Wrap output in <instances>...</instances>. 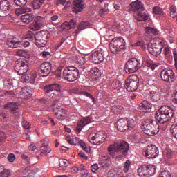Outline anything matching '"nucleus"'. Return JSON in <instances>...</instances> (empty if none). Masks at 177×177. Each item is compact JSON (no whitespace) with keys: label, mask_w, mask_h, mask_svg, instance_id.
<instances>
[{"label":"nucleus","mask_w":177,"mask_h":177,"mask_svg":"<svg viewBox=\"0 0 177 177\" xmlns=\"http://www.w3.org/2000/svg\"><path fill=\"white\" fill-rule=\"evenodd\" d=\"M129 146L127 142L113 143L108 147V153L113 158H122L128 154Z\"/></svg>","instance_id":"nucleus-1"},{"label":"nucleus","mask_w":177,"mask_h":177,"mask_svg":"<svg viewBox=\"0 0 177 177\" xmlns=\"http://www.w3.org/2000/svg\"><path fill=\"white\" fill-rule=\"evenodd\" d=\"M175 115V111L171 106H162L156 113L155 119L156 122L167 123Z\"/></svg>","instance_id":"nucleus-2"},{"label":"nucleus","mask_w":177,"mask_h":177,"mask_svg":"<svg viewBox=\"0 0 177 177\" xmlns=\"http://www.w3.org/2000/svg\"><path fill=\"white\" fill-rule=\"evenodd\" d=\"M166 40H162V39H156V41L153 43L148 44V51L152 55H159L161 54L163 48L165 46Z\"/></svg>","instance_id":"nucleus-3"},{"label":"nucleus","mask_w":177,"mask_h":177,"mask_svg":"<svg viewBox=\"0 0 177 177\" xmlns=\"http://www.w3.org/2000/svg\"><path fill=\"white\" fill-rule=\"evenodd\" d=\"M160 126L157 120H149L145 122L142 124V130L148 136H154L159 132Z\"/></svg>","instance_id":"nucleus-4"},{"label":"nucleus","mask_w":177,"mask_h":177,"mask_svg":"<svg viewBox=\"0 0 177 177\" xmlns=\"http://www.w3.org/2000/svg\"><path fill=\"white\" fill-rule=\"evenodd\" d=\"M49 37V32H48L47 30H41V32H37V33L35 35V43L39 48L45 47Z\"/></svg>","instance_id":"nucleus-5"},{"label":"nucleus","mask_w":177,"mask_h":177,"mask_svg":"<svg viewBox=\"0 0 177 177\" xmlns=\"http://www.w3.org/2000/svg\"><path fill=\"white\" fill-rule=\"evenodd\" d=\"M131 10L133 12H138L136 19L139 21H143L144 20H147L148 17L146 13L143 12L145 10V8L140 2V1H136L135 2H132L131 4Z\"/></svg>","instance_id":"nucleus-6"},{"label":"nucleus","mask_w":177,"mask_h":177,"mask_svg":"<svg viewBox=\"0 0 177 177\" xmlns=\"http://www.w3.org/2000/svg\"><path fill=\"white\" fill-rule=\"evenodd\" d=\"M63 76L67 81L73 82L80 77V73L76 66H66L63 71Z\"/></svg>","instance_id":"nucleus-7"},{"label":"nucleus","mask_w":177,"mask_h":177,"mask_svg":"<svg viewBox=\"0 0 177 177\" xmlns=\"http://www.w3.org/2000/svg\"><path fill=\"white\" fill-rule=\"evenodd\" d=\"M124 68L127 74H133L140 68V62L137 58H130L126 62Z\"/></svg>","instance_id":"nucleus-8"},{"label":"nucleus","mask_w":177,"mask_h":177,"mask_svg":"<svg viewBox=\"0 0 177 177\" xmlns=\"http://www.w3.org/2000/svg\"><path fill=\"white\" fill-rule=\"evenodd\" d=\"M14 69L18 74L23 77L28 71V62L26 59L19 58L15 61Z\"/></svg>","instance_id":"nucleus-9"},{"label":"nucleus","mask_w":177,"mask_h":177,"mask_svg":"<svg viewBox=\"0 0 177 177\" xmlns=\"http://www.w3.org/2000/svg\"><path fill=\"white\" fill-rule=\"evenodd\" d=\"M134 124L135 121L133 120V119H130L129 120H127V119L122 118L119 119L116 122V127L120 131L130 130L131 129H133Z\"/></svg>","instance_id":"nucleus-10"},{"label":"nucleus","mask_w":177,"mask_h":177,"mask_svg":"<svg viewBox=\"0 0 177 177\" xmlns=\"http://www.w3.org/2000/svg\"><path fill=\"white\" fill-rule=\"evenodd\" d=\"M126 87L127 91L130 92H133L136 91L139 85V78L138 75L133 74L130 75L125 82Z\"/></svg>","instance_id":"nucleus-11"},{"label":"nucleus","mask_w":177,"mask_h":177,"mask_svg":"<svg viewBox=\"0 0 177 177\" xmlns=\"http://www.w3.org/2000/svg\"><path fill=\"white\" fill-rule=\"evenodd\" d=\"M107 139V136L106 133H103V131H100L98 133H95L94 136H89V142L92 145H95L97 146H100L102 143H104Z\"/></svg>","instance_id":"nucleus-12"},{"label":"nucleus","mask_w":177,"mask_h":177,"mask_svg":"<svg viewBox=\"0 0 177 177\" xmlns=\"http://www.w3.org/2000/svg\"><path fill=\"white\" fill-rule=\"evenodd\" d=\"M109 48L111 53H117V51H121L125 48V44H124V39H113L109 44Z\"/></svg>","instance_id":"nucleus-13"},{"label":"nucleus","mask_w":177,"mask_h":177,"mask_svg":"<svg viewBox=\"0 0 177 177\" xmlns=\"http://www.w3.org/2000/svg\"><path fill=\"white\" fill-rule=\"evenodd\" d=\"M160 77L165 82H174L175 80V73H174L173 69H171V68H165V69H162L160 72Z\"/></svg>","instance_id":"nucleus-14"},{"label":"nucleus","mask_w":177,"mask_h":177,"mask_svg":"<svg viewBox=\"0 0 177 177\" xmlns=\"http://www.w3.org/2000/svg\"><path fill=\"white\" fill-rule=\"evenodd\" d=\"M138 171L140 176H147V175L152 176L156 174V166L151 164L142 165L138 168Z\"/></svg>","instance_id":"nucleus-15"},{"label":"nucleus","mask_w":177,"mask_h":177,"mask_svg":"<svg viewBox=\"0 0 177 177\" xmlns=\"http://www.w3.org/2000/svg\"><path fill=\"white\" fill-rule=\"evenodd\" d=\"M31 10H32L30 8H21V9L16 10V13H26V15H22L21 17V21L23 23H30V21L34 20L33 15L32 13H29V12H31Z\"/></svg>","instance_id":"nucleus-16"},{"label":"nucleus","mask_w":177,"mask_h":177,"mask_svg":"<svg viewBox=\"0 0 177 177\" xmlns=\"http://www.w3.org/2000/svg\"><path fill=\"white\" fill-rule=\"evenodd\" d=\"M159 154V150L155 145H149L147 147L145 156L147 158H156Z\"/></svg>","instance_id":"nucleus-17"},{"label":"nucleus","mask_w":177,"mask_h":177,"mask_svg":"<svg viewBox=\"0 0 177 177\" xmlns=\"http://www.w3.org/2000/svg\"><path fill=\"white\" fill-rule=\"evenodd\" d=\"M52 70V64L49 62H43L40 66L39 74L41 77H48Z\"/></svg>","instance_id":"nucleus-18"},{"label":"nucleus","mask_w":177,"mask_h":177,"mask_svg":"<svg viewBox=\"0 0 177 177\" xmlns=\"http://www.w3.org/2000/svg\"><path fill=\"white\" fill-rule=\"evenodd\" d=\"M7 46L10 48H16L17 47H29L30 41L24 40L22 41H16V40H10L7 41Z\"/></svg>","instance_id":"nucleus-19"},{"label":"nucleus","mask_w":177,"mask_h":177,"mask_svg":"<svg viewBox=\"0 0 177 177\" xmlns=\"http://www.w3.org/2000/svg\"><path fill=\"white\" fill-rule=\"evenodd\" d=\"M53 109L55 112V115L56 116L57 119H59L61 120H64L67 115L66 111L59 106V105H53Z\"/></svg>","instance_id":"nucleus-20"},{"label":"nucleus","mask_w":177,"mask_h":177,"mask_svg":"<svg viewBox=\"0 0 177 177\" xmlns=\"http://www.w3.org/2000/svg\"><path fill=\"white\" fill-rule=\"evenodd\" d=\"M49 138H44L41 140V156H48V153H51V147L48 146Z\"/></svg>","instance_id":"nucleus-21"},{"label":"nucleus","mask_w":177,"mask_h":177,"mask_svg":"<svg viewBox=\"0 0 177 177\" xmlns=\"http://www.w3.org/2000/svg\"><path fill=\"white\" fill-rule=\"evenodd\" d=\"M89 59L92 62H94L95 64H99V62L104 61V57L102 51H95L91 54Z\"/></svg>","instance_id":"nucleus-22"},{"label":"nucleus","mask_w":177,"mask_h":177,"mask_svg":"<svg viewBox=\"0 0 177 177\" xmlns=\"http://www.w3.org/2000/svg\"><path fill=\"white\" fill-rule=\"evenodd\" d=\"M44 19L42 16H37V17H36V20H35L32 24L30 26L31 30H33L34 31L39 30V28H41L44 24Z\"/></svg>","instance_id":"nucleus-23"},{"label":"nucleus","mask_w":177,"mask_h":177,"mask_svg":"<svg viewBox=\"0 0 177 177\" xmlns=\"http://www.w3.org/2000/svg\"><path fill=\"white\" fill-rule=\"evenodd\" d=\"M84 9V3L82 0L74 1L73 3L72 12L73 13H80Z\"/></svg>","instance_id":"nucleus-24"},{"label":"nucleus","mask_w":177,"mask_h":177,"mask_svg":"<svg viewBox=\"0 0 177 177\" xmlns=\"http://www.w3.org/2000/svg\"><path fill=\"white\" fill-rule=\"evenodd\" d=\"M152 104H150L147 100H144L142 104L139 105V109L141 112H145V113H149L151 112Z\"/></svg>","instance_id":"nucleus-25"},{"label":"nucleus","mask_w":177,"mask_h":177,"mask_svg":"<svg viewBox=\"0 0 177 177\" xmlns=\"http://www.w3.org/2000/svg\"><path fill=\"white\" fill-rule=\"evenodd\" d=\"M44 91L46 93H49L53 91L61 92V86L59 84H50V85H46V86H44Z\"/></svg>","instance_id":"nucleus-26"},{"label":"nucleus","mask_w":177,"mask_h":177,"mask_svg":"<svg viewBox=\"0 0 177 177\" xmlns=\"http://www.w3.org/2000/svg\"><path fill=\"white\" fill-rule=\"evenodd\" d=\"M11 9V5L9 1L3 0L0 1V10L8 13Z\"/></svg>","instance_id":"nucleus-27"},{"label":"nucleus","mask_w":177,"mask_h":177,"mask_svg":"<svg viewBox=\"0 0 177 177\" xmlns=\"http://www.w3.org/2000/svg\"><path fill=\"white\" fill-rule=\"evenodd\" d=\"M91 120L89 117L84 118L80 122L77 123V130L80 132L84 126L91 123Z\"/></svg>","instance_id":"nucleus-28"},{"label":"nucleus","mask_w":177,"mask_h":177,"mask_svg":"<svg viewBox=\"0 0 177 177\" xmlns=\"http://www.w3.org/2000/svg\"><path fill=\"white\" fill-rule=\"evenodd\" d=\"M7 107L10 108L12 113H17L15 116L17 118H19V113H17V111H19V105H17V104H15V102H10L9 104H7Z\"/></svg>","instance_id":"nucleus-29"},{"label":"nucleus","mask_w":177,"mask_h":177,"mask_svg":"<svg viewBox=\"0 0 177 177\" xmlns=\"http://www.w3.org/2000/svg\"><path fill=\"white\" fill-rule=\"evenodd\" d=\"M32 91L28 88L22 89L21 92H19V96L22 97V99H28L32 96Z\"/></svg>","instance_id":"nucleus-30"},{"label":"nucleus","mask_w":177,"mask_h":177,"mask_svg":"<svg viewBox=\"0 0 177 177\" xmlns=\"http://www.w3.org/2000/svg\"><path fill=\"white\" fill-rule=\"evenodd\" d=\"M91 26V23L90 21H81L75 30V32H80L82 30H84V28H87Z\"/></svg>","instance_id":"nucleus-31"},{"label":"nucleus","mask_w":177,"mask_h":177,"mask_svg":"<svg viewBox=\"0 0 177 177\" xmlns=\"http://www.w3.org/2000/svg\"><path fill=\"white\" fill-rule=\"evenodd\" d=\"M77 21L75 20H70L69 21H64L62 24V27L64 28L69 29V28H75L76 27Z\"/></svg>","instance_id":"nucleus-32"},{"label":"nucleus","mask_w":177,"mask_h":177,"mask_svg":"<svg viewBox=\"0 0 177 177\" xmlns=\"http://www.w3.org/2000/svg\"><path fill=\"white\" fill-rule=\"evenodd\" d=\"M166 32L169 34V43H174L175 40L174 39V35H173V30L171 26H167V27H165Z\"/></svg>","instance_id":"nucleus-33"},{"label":"nucleus","mask_w":177,"mask_h":177,"mask_svg":"<svg viewBox=\"0 0 177 177\" xmlns=\"http://www.w3.org/2000/svg\"><path fill=\"white\" fill-rule=\"evenodd\" d=\"M166 44H167V41H165V46L162 48H163L162 53L164 54L165 57H166V58H170L171 57H172V53L169 47H167Z\"/></svg>","instance_id":"nucleus-34"},{"label":"nucleus","mask_w":177,"mask_h":177,"mask_svg":"<svg viewBox=\"0 0 177 177\" xmlns=\"http://www.w3.org/2000/svg\"><path fill=\"white\" fill-rule=\"evenodd\" d=\"M17 83V80H5V81H3L6 88H12V86H15V84Z\"/></svg>","instance_id":"nucleus-35"},{"label":"nucleus","mask_w":177,"mask_h":177,"mask_svg":"<svg viewBox=\"0 0 177 177\" xmlns=\"http://www.w3.org/2000/svg\"><path fill=\"white\" fill-rule=\"evenodd\" d=\"M45 0H34L32 2L33 9H40L44 4Z\"/></svg>","instance_id":"nucleus-36"},{"label":"nucleus","mask_w":177,"mask_h":177,"mask_svg":"<svg viewBox=\"0 0 177 177\" xmlns=\"http://www.w3.org/2000/svg\"><path fill=\"white\" fill-rule=\"evenodd\" d=\"M153 13L156 16H159V17L166 15V13H165L164 10L162 9V8H159V7H157V6L153 8Z\"/></svg>","instance_id":"nucleus-37"},{"label":"nucleus","mask_w":177,"mask_h":177,"mask_svg":"<svg viewBox=\"0 0 177 177\" xmlns=\"http://www.w3.org/2000/svg\"><path fill=\"white\" fill-rule=\"evenodd\" d=\"M108 176L109 177H124L123 172H120V174H118V172L115 169H111L109 171Z\"/></svg>","instance_id":"nucleus-38"},{"label":"nucleus","mask_w":177,"mask_h":177,"mask_svg":"<svg viewBox=\"0 0 177 177\" xmlns=\"http://www.w3.org/2000/svg\"><path fill=\"white\" fill-rule=\"evenodd\" d=\"M147 34H153L154 36H157L159 31L157 28H153V27H146Z\"/></svg>","instance_id":"nucleus-39"},{"label":"nucleus","mask_w":177,"mask_h":177,"mask_svg":"<svg viewBox=\"0 0 177 177\" xmlns=\"http://www.w3.org/2000/svg\"><path fill=\"white\" fill-rule=\"evenodd\" d=\"M68 142L69 143V145H79L80 146L81 141L80 138H78V137H74L73 138H69L68 140Z\"/></svg>","instance_id":"nucleus-40"},{"label":"nucleus","mask_w":177,"mask_h":177,"mask_svg":"<svg viewBox=\"0 0 177 177\" xmlns=\"http://www.w3.org/2000/svg\"><path fill=\"white\" fill-rule=\"evenodd\" d=\"M173 154L172 150H166L163 152V157H165L166 160H169L172 158Z\"/></svg>","instance_id":"nucleus-41"},{"label":"nucleus","mask_w":177,"mask_h":177,"mask_svg":"<svg viewBox=\"0 0 177 177\" xmlns=\"http://www.w3.org/2000/svg\"><path fill=\"white\" fill-rule=\"evenodd\" d=\"M171 133L177 140V124H172L170 128Z\"/></svg>","instance_id":"nucleus-42"},{"label":"nucleus","mask_w":177,"mask_h":177,"mask_svg":"<svg viewBox=\"0 0 177 177\" xmlns=\"http://www.w3.org/2000/svg\"><path fill=\"white\" fill-rule=\"evenodd\" d=\"M150 99L153 100V102H157L160 99V95L156 92H153L152 95H150Z\"/></svg>","instance_id":"nucleus-43"},{"label":"nucleus","mask_w":177,"mask_h":177,"mask_svg":"<svg viewBox=\"0 0 177 177\" xmlns=\"http://www.w3.org/2000/svg\"><path fill=\"white\" fill-rule=\"evenodd\" d=\"M147 66H149V68H151V70H155V68H157V66H158V64H156L153 62V61H147Z\"/></svg>","instance_id":"nucleus-44"},{"label":"nucleus","mask_w":177,"mask_h":177,"mask_svg":"<svg viewBox=\"0 0 177 177\" xmlns=\"http://www.w3.org/2000/svg\"><path fill=\"white\" fill-rule=\"evenodd\" d=\"M14 2L17 6H25L28 2V0H14Z\"/></svg>","instance_id":"nucleus-45"},{"label":"nucleus","mask_w":177,"mask_h":177,"mask_svg":"<svg viewBox=\"0 0 177 177\" xmlns=\"http://www.w3.org/2000/svg\"><path fill=\"white\" fill-rule=\"evenodd\" d=\"M80 147H82V149L83 150H84V151H86V153H90L91 151V149L90 147H88L86 145V143H84V142L80 141Z\"/></svg>","instance_id":"nucleus-46"},{"label":"nucleus","mask_w":177,"mask_h":177,"mask_svg":"<svg viewBox=\"0 0 177 177\" xmlns=\"http://www.w3.org/2000/svg\"><path fill=\"white\" fill-rule=\"evenodd\" d=\"M170 16L171 17H177V11H176V8H175V6H171Z\"/></svg>","instance_id":"nucleus-47"},{"label":"nucleus","mask_w":177,"mask_h":177,"mask_svg":"<svg viewBox=\"0 0 177 177\" xmlns=\"http://www.w3.org/2000/svg\"><path fill=\"white\" fill-rule=\"evenodd\" d=\"M100 168H102V169H106L109 167V162L106 161V160H103L102 157V161H101L100 164Z\"/></svg>","instance_id":"nucleus-48"},{"label":"nucleus","mask_w":177,"mask_h":177,"mask_svg":"<svg viewBox=\"0 0 177 177\" xmlns=\"http://www.w3.org/2000/svg\"><path fill=\"white\" fill-rule=\"evenodd\" d=\"M10 175V169H3L0 172V176L3 177H8Z\"/></svg>","instance_id":"nucleus-49"},{"label":"nucleus","mask_w":177,"mask_h":177,"mask_svg":"<svg viewBox=\"0 0 177 177\" xmlns=\"http://www.w3.org/2000/svg\"><path fill=\"white\" fill-rule=\"evenodd\" d=\"M131 167V161L130 160H127V161L124 162V172H128L129 168Z\"/></svg>","instance_id":"nucleus-50"},{"label":"nucleus","mask_w":177,"mask_h":177,"mask_svg":"<svg viewBox=\"0 0 177 177\" xmlns=\"http://www.w3.org/2000/svg\"><path fill=\"white\" fill-rule=\"evenodd\" d=\"M59 162L60 167H67L68 165V160L64 158H61Z\"/></svg>","instance_id":"nucleus-51"},{"label":"nucleus","mask_w":177,"mask_h":177,"mask_svg":"<svg viewBox=\"0 0 177 177\" xmlns=\"http://www.w3.org/2000/svg\"><path fill=\"white\" fill-rule=\"evenodd\" d=\"M17 55H19L20 57H26L28 53L27 51H25L24 50H17L16 52Z\"/></svg>","instance_id":"nucleus-52"},{"label":"nucleus","mask_w":177,"mask_h":177,"mask_svg":"<svg viewBox=\"0 0 177 177\" xmlns=\"http://www.w3.org/2000/svg\"><path fill=\"white\" fill-rule=\"evenodd\" d=\"M160 177H171V174L169 171H162L160 174Z\"/></svg>","instance_id":"nucleus-53"},{"label":"nucleus","mask_w":177,"mask_h":177,"mask_svg":"<svg viewBox=\"0 0 177 177\" xmlns=\"http://www.w3.org/2000/svg\"><path fill=\"white\" fill-rule=\"evenodd\" d=\"M79 93L80 95H84V96H87L91 99L94 100V96H93V95H91V93H89L88 92H86L85 91H81L80 92H79Z\"/></svg>","instance_id":"nucleus-54"},{"label":"nucleus","mask_w":177,"mask_h":177,"mask_svg":"<svg viewBox=\"0 0 177 177\" xmlns=\"http://www.w3.org/2000/svg\"><path fill=\"white\" fill-rule=\"evenodd\" d=\"M26 39H28V40L32 41L34 40V35L32 32H29V33H26Z\"/></svg>","instance_id":"nucleus-55"},{"label":"nucleus","mask_w":177,"mask_h":177,"mask_svg":"<svg viewBox=\"0 0 177 177\" xmlns=\"http://www.w3.org/2000/svg\"><path fill=\"white\" fill-rule=\"evenodd\" d=\"M107 12H109L108 5H105V8L104 9H100L99 12L102 16H103V15H106Z\"/></svg>","instance_id":"nucleus-56"},{"label":"nucleus","mask_w":177,"mask_h":177,"mask_svg":"<svg viewBox=\"0 0 177 177\" xmlns=\"http://www.w3.org/2000/svg\"><path fill=\"white\" fill-rule=\"evenodd\" d=\"M91 171L93 172H95L96 171H97V169H99V165H98V164H93V165H91Z\"/></svg>","instance_id":"nucleus-57"},{"label":"nucleus","mask_w":177,"mask_h":177,"mask_svg":"<svg viewBox=\"0 0 177 177\" xmlns=\"http://www.w3.org/2000/svg\"><path fill=\"white\" fill-rule=\"evenodd\" d=\"M8 161H10V162H12L15 160V154H12V153L8 154Z\"/></svg>","instance_id":"nucleus-58"},{"label":"nucleus","mask_w":177,"mask_h":177,"mask_svg":"<svg viewBox=\"0 0 177 177\" xmlns=\"http://www.w3.org/2000/svg\"><path fill=\"white\" fill-rule=\"evenodd\" d=\"M5 137V133L3 131H0V142L3 143L4 142Z\"/></svg>","instance_id":"nucleus-59"},{"label":"nucleus","mask_w":177,"mask_h":177,"mask_svg":"<svg viewBox=\"0 0 177 177\" xmlns=\"http://www.w3.org/2000/svg\"><path fill=\"white\" fill-rule=\"evenodd\" d=\"M40 55L43 58H46L48 55H50V53L49 51H43Z\"/></svg>","instance_id":"nucleus-60"},{"label":"nucleus","mask_w":177,"mask_h":177,"mask_svg":"<svg viewBox=\"0 0 177 177\" xmlns=\"http://www.w3.org/2000/svg\"><path fill=\"white\" fill-rule=\"evenodd\" d=\"M22 126L25 129H30V124L29 122H26V121L22 122Z\"/></svg>","instance_id":"nucleus-61"},{"label":"nucleus","mask_w":177,"mask_h":177,"mask_svg":"<svg viewBox=\"0 0 177 177\" xmlns=\"http://www.w3.org/2000/svg\"><path fill=\"white\" fill-rule=\"evenodd\" d=\"M66 2V0H56L55 4L57 6L65 5Z\"/></svg>","instance_id":"nucleus-62"},{"label":"nucleus","mask_w":177,"mask_h":177,"mask_svg":"<svg viewBox=\"0 0 177 177\" xmlns=\"http://www.w3.org/2000/svg\"><path fill=\"white\" fill-rule=\"evenodd\" d=\"M21 80V81H24L25 82L26 81H28L29 77H28V75H27L26 73H25V74H24V75H22Z\"/></svg>","instance_id":"nucleus-63"},{"label":"nucleus","mask_w":177,"mask_h":177,"mask_svg":"<svg viewBox=\"0 0 177 177\" xmlns=\"http://www.w3.org/2000/svg\"><path fill=\"white\" fill-rule=\"evenodd\" d=\"M173 55H174V57L175 59L176 68L177 70V53H176V51H174Z\"/></svg>","instance_id":"nucleus-64"}]
</instances>
